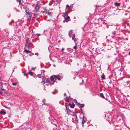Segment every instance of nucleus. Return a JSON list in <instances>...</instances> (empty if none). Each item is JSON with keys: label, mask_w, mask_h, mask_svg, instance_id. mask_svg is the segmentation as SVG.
<instances>
[{"label": "nucleus", "mask_w": 130, "mask_h": 130, "mask_svg": "<svg viewBox=\"0 0 130 130\" xmlns=\"http://www.w3.org/2000/svg\"><path fill=\"white\" fill-rule=\"evenodd\" d=\"M0 94L1 95H3V93L1 91L0 92Z\"/></svg>", "instance_id": "34"}, {"label": "nucleus", "mask_w": 130, "mask_h": 130, "mask_svg": "<svg viewBox=\"0 0 130 130\" xmlns=\"http://www.w3.org/2000/svg\"><path fill=\"white\" fill-rule=\"evenodd\" d=\"M76 39V38L75 37V34H73V37H72V39L75 42L76 40L75 39Z\"/></svg>", "instance_id": "11"}, {"label": "nucleus", "mask_w": 130, "mask_h": 130, "mask_svg": "<svg viewBox=\"0 0 130 130\" xmlns=\"http://www.w3.org/2000/svg\"><path fill=\"white\" fill-rule=\"evenodd\" d=\"M74 102L76 103L77 102V101L76 100H75L74 101Z\"/></svg>", "instance_id": "39"}, {"label": "nucleus", "mask_w": 130, "mask_h": 130, "mask_svg": "<svg viewBox=\"0 0 130 130\" xmlns=\"http://www.w3.org/2000/svg\"><path fill=\"white\" fill-rule=\"evenodd\" d=\"M55 120V121H56V120Z\"/></svg>", "instance_id": "47"}, {"label": "nucleus", "mask_w": 130, "mask_h": 130, "mask_svg": "<svg viewBox=\"0 0 130 130\" xmlns=\"http://www.w3.org/2000/svg\"><path fill=\"white\" fill-rule=\"evenodd\" d=\"M77 48V45L76 44V46L73 47V48L75 50H76Z\"/></svg>", "instance_id": "21"}, {"label": "nucleus", "mask_w": 130, "mask_h": 130, "mask_svg": "<svg viewBox=\"0 0 130 130\" xmlns=\"http://www.w3.org/2000/svg\"><path fill=\"white\" fill-rule=\"evenodd\" d=\"M64 50V49L63 48H62L61 49V51H63V50Z\"/></svg>", "instance_id": "35"}, {"label": "nucleus", "mask_w": 130, "mask_h": 130, "mask_svg": "<svg viewBox=\"0 0 130 130\" xmlns=\"http://www.w3.org/2000/svg\"><path fill=\"white\" fill-rule=\"evenodd\" d=\"M35 16L36 17L37 16V14H36L35 15Z\"/></svg>", "instance_id": "41"}, {"label": "nucleus", "mask_w": 130, "mask_h": 130, "mask_svg": "<svg viewBox=\"0 0 130 130\" xmlns=\"http://www.w3.org/2000/svg\"><path fill=\"white\" fill-rule=\"evenodd\" d=\"M53 130H54V129H53Z\"/></svg>", "instance_id": "48"}, {"label": "nucleus", "mask_w": 130, "mask_h": 130, "mask_svg": "<svg viewBox=\"0 0 130 130\" xmlns=\"http://www.w3.org/2000/svg\"><path fill=\"white\" fill-rule=\"evenodd\" d=\"M47 13L49 15H50L51 16L52 15V13L51 12H49L48 11L47 12Z\"/></svg>", "instance_id": "20"}, {"label": "nucleus", "mask_w": 130, "mask_h": 130, "mask_svg": "<svg viewBox=\"0 0 130 130\" xmlns=\"http://www.w3.org/2000/svg\"><path fill=\"white\" fill-rule=\"evenodd\" d=\"M40 8V7L39 5L38 4H37L35 7V11L36 12L38 11L39 10Z\"/></svg>", "instance_id": "2"}, {"label": "nucleus", "mask_w": 130, "mask_h": 130, "mask_svg": "<svg viewBox=\"0 0 130 130\" xmlns=\"http://www.w3.org/2000/svg\"><path fill=\"white\" fill-rule=\"evenodd\" d=\"M85 121H86V120H84V118L83 119V120L82 122H84Z\"/></svg>", "instance_id": "30"}, {"label": "nucleus", "mask_w": 130, "mask_h": 130, "mask_svg": "<svg viewBox=\"0 0 130 130\" xmlns=\"http://www.w3.org/2000/svg\"><path fill=\"white\" fill-rule=\"evenodd\" d=\"M120 3H117L116 2L114 3V5L116 6H119L120 5Z\"/></svg>", "instance_id": "9"}, {"label": "nucleus", "mask_w": 130, "mask_h": 130, "mask_svg": "<svg viewBox=\"0 0 130 130\" xmlns=\"http://www.w3.org/2000/svg\"><path fill=\"white\" fill-rule=\"evenodd\" d=\"M36 67H35V68L32 67V70H33L34 71H35V69H36Z\"/></svg>", "instance_id": "26"}, {"label": "nucleus", "mask_w": 130, "mask_h": 130, "mask_svg": "<svg viewBox=\"0 0 130 130\" xmlns=\"http://www.w3.org/2000/svg\"><path fill=\"white\" fill-rule=\"evenodd\" d=\"M28 73H24V75L25 76H26V75H28Z\"/></svg>", "instance_id": "28"}, {"label": "nucleus", "mask_w": 130, "mask_h": 130, "mask_svg": "<svg viewBox=\"0 0 130 130\" xmlns=\"http://www.w3.org/2000/svg\"><path fill=\"white\" fill-rule=\"evenodd\" d=\"M89 123V122H87V124H88Z\"/></svg>", "instance_id": "45"}, {"label": "nucleus", "mask_w": 130, "mask_h": 130, "mask_svg": "<svg viewBox=\"0 0 130 130\" xmlns=\"http://www.w3.org/2000/svg\"><path fill=\"white\" fill-rule=\"evenodd\" d=\"M64 96H66V93H65L64 94Z\"/></svg>", "instance_id": "37"}, {"label": "nucleus", "mask_w": 130, "mask_h": 130, "mask_svg": "<svg viewBox=\"0 0 130 130\" xmlns=\"http://www.w3.org/2000/svg\"><path fill=\"white\" fill-rule=\"evenodd\" d=\"M68 20L66 18L65 19V20L63 21V23H65V22H68Z\"/></svg>", "instance_id": "17"}, {"label": "nucleus", "mask_w": 130, "mask_h": 130, "mask_svg": "<svg viewBox=\"0 0 130 130\" xmlns=\"http://www.w3.org/2000/svg\"><path fill=\"white\" fill-rule=\"evenodd\" d=\"M24 52H25L26 53H29L30 54H31V51H30L29 50H27L26 49L24 50Z\"/></svg>", "instance_id": "8"}, {"label": "nucleus", "mask_w": 130, "mask_h": 130, "mask_svg": "<svg viewBox=\"0 0 130 130\" xmlns=\"http://www.w3.org/2000/svg\"><path fill=\"white\" fill-rule=\"evenodd\" d=\"M70 31L69 32V34H68V35H69V37H71V33H70Z\"/></svg>", "instance_id": "23"}, {"label": "nucleus", "mask_w": 130, "mask_h": 130, "mask_svg": "<svg viewBox=\"0 0 130 130\" xmlns=\"http://www.w3.org/2000/svg\"><path fill=\"white\" fill-rule=\"evenodd\" d=\"M37 77L39 78H41L42 79V81L41 82V83L43 84H45V82L44 80H43L44 77V76H42L40 74H38L37 75Z\"/></svg>", "instance_id": "1"}, {"label": "nucleus", "mask_w": 130, "mask_h": 130, "mask_svg": "<svg viewBox=\"0 0 130 130\" xmlns=\"http://www.w3.org/2000/svg\"><path fill=\"white\" fill-rule=\"evenodd\" d=\"M16 1L17 2H19V3L20 5L21 4V0H16Z\"/></svg>", "instance_id": "22"}, {"label": "nucleus", "mask_w": 130, "mask_h": 130, "mask_svg": "<svg viewBox=\"0 0 130 130\" xmlns=\"http://www.w3.org/2000/svg\"><path fill=\"white\" fill-rule=\"evenodd\" d=\"M29 39V38H28V39H27V40H28Z\"/></svg>", "instance_id": "46"}, {"label": "nucleus", "mask_w": 130, "mask_h": 130, "mask_svg": "<svg viewBox=\"0 0 130 130\" xmlns=\"http://www.w3.org/2000/svg\"><path fill=\"white\" fill-rule=\"evenodd\" d=\"M66 18L68 20L69 19H70V17L69 16H68Z\"/></svg>", "instance_id": "29"}, {"label": "nucleus", "mask_w": 130, "mask_h": 130, "mask_svg": "<svg viewBox=\"0 0 130 130\" xmlns=\"http://www.w3.org/2000/svg\"><path fill=\"white\" fill-rule=\"evenodd\" d=\"M76 18L75 17H74V19H75Z\"/></svg>", "instance_id": "44"}, {"label": "nucleus", "mask_w": 130, "mask_h": 130, "mask_svg": "<svg viewBox=\"0 0 130 130\" xmlns=\"http://www.w3.org/2000/svg\"><path fill=\"white\" fill-rule=\"evenodd\" d=\"M66 110H67V112L68 114V115H72V111L70 110L69 109L67 108L66 107Z\"/></svg>", "instance_id": "3"}, {"label": "nucleus", "mask_w": 130, "mask_h": 130, "mask_svg": "<svg viewBox=\"0 0 130 130\" xmlns=\"http://www.w3.org/2000/svg\"><path fill=\"white\" fill-rule=\"evenodd\" d=\"M101 77L102 79H105V76L104 75V74H102L101 76Z\"/></svg>", "instance_id": "14"}, {"label": "nucleus", "mask_w": 130, "mask_h": 130, "mask_svg": "<svg viewBox=\"0 0 130 130\" xmlns=\"http://www.w3.org/2000/svg\"><path fill=\"white\" fill-rule=\"evenodd\" d=\"M78 104L80 107H83L84 106V104H81L78 103Z\"/></svg>", "instance_id": "13"}, {"label": "nucleus", "mask_w": 130, "mask_h": 130, "mask_svg": "<svg viewBox=\"0 0 130 130\" xmlns=\"http://www.w3.org/2000/svg\"><path fill=\"white\" fill-rule=\"evenodd\" d=\"M33 72H32L31 71L29 72L28 74H30L31 76H32L33 75Z\"/></svg>", "instance_id": "18"}, {"label": "nucleus", "mask_w": 130, "mask_h": 130, "mask_svg": "<svg viewBox=\"0 0 130 130\" xmlns=\"http://www.w3.org/2000/svg\"><path fill=\"white\" fill-rule=\"evenodd\" d=\"M51 118H52V120H51V122H52V121H54V120H53V119H54V118H52V117H51Z\"/></svg>", "instance_id": "25"}, {"label": "nucleus", "mask_w": 130, "mask_h": 130, "mask_svg": "<svg viewBox=\"0 0 130 130\" xmlns=\"http://www.w3.org/2000/svg\"><path fill=\"white\" fill-rule=\"evenodd\" d=\"M82 124H84V122H82Z\"/></svg>", "instance_id": "43"}, {"label": "nucleus", "mask_w": 130, "mask_h": 130, "mask_svg": "<svg viewBox=\"0 0 130 130\" xmlns=\"http://www.w3.org/2000/svg\"><path fill=\"white\" fill-rule=\"evenodd\" d=\"M100 96L101 97L103 98L104 99L105 98L104 96L103 93H100Z\"/></svg>", "instance_id": "15"}, {"label": "nucleus", "mask_w": 130, "mask_h": 130, "mask_svg": "<svg viewBox=\"0 0 130 130\" xmlns=\"http://www.w3.org/2000/svg\"><path fill=\"white\" fill-rule=\"evenodd\" d=\"M0 113L2 115H5L6 113V112L4 110L2 109L0 111Z\"/></svg>", "instance_id": "6"}, {"label": "nucleus", "mask_w": 130, "mask_h": 130, "mask_svg": "<svg viewBox=\"0 0 130 130\" xmlns=\"http://www.w3.org/2000/svg\"><path fill=\"white\" fill-rule=\"evenodd\" d=\"M54 76V75H52L50 77L51 81L52 82L54 81L53 83L52 84H54V83L55 82V80H54V78H55Z\"/></svg>", "instance_id": "5"}, {"label": "nucleus", "mask_w": 130, "mask_h": 130, "mask_svg": "<svg viewBox=\"0 0 130 130\" xmlns=\"http://www.w3.org/2000/svg\"><path fill=\"white\" fill-rule=\"evenodd\" d=\"M66 102H68L69 101V99H66Z\"/></svg>", "instance_id": "24"}, {"label": "nucleus", "mask_w": 130, "mask_h": 130, "mask_svg": "<svg viewBox=\"0 0 130 130\" xmlns=\"http://www.w3.org/2000/svg\"><path fill=\"white\" fill-rule=\"evenodd\" d=\"M68 13L67 12H66L63 15V17L64 18L65 17V16H66L67 15H68Z\"/></svg>", "instance_id": "19"}, {"label": "nucleus", "mask_w": 130, "mask_h": 130, "mask_svg": "<svg viewBox=\"0 0 130 130\" xmlns=\"http://www.w3.org/2000/svg\"><path fill=\"white\" fill-rule=\"evenodd\" d=\"M11 23H11V22H10V23H9V25H10V24H11Z\"/></svg>", "instance_id": "40"}, {"label": "nucleus", "mask_w": 130, "mask_h": 130, "mask_svg": "<svg viewBox=\"0 0 130 130\" xmlns=\"http://www.w3.org/2000/svg\"><path fill=\"white\" fill-rule=\"evenodd\" d=\"M35 55L38 56V53H36L35 54Z\"/></svg>", "instance_id": "33"}, {"label": "nucleus", "mask_w": 130, "mask_h": 130, "mask_svg": "<svg viewBox=\"0 0 130 130\" xmlns=\"http://www.w3.org/2000/svg\"><path fill=\"white\" fill-rule=\"evenodd\" d=\"M127 26H129V23H127Z\"/></svg>", "instance_id": "38"}, {"label": "nucleus", "mask_w": 130, "mask_h": 130, "mask_svg": "<svg viewBox=\"0 0 130 130\" xmlns=\"http://www.w3.org/2000/svg\"><path fill=\"white\" fill-rule=\"evenodd\" d=\"M26 13V14L27 16H28L29 15V17H30L31 16L30 15L31 14V13L30 12H29L28 11H25Z\"/></svg>", "instance_id": "7"}, {"label": "nucleus", "mask_w": 130, "mask_h": 130, "mask_svg": "<svg viewBox=\"0 0 130 130\" xmlns=\"http://www.w3.org/2000/svg\"><path fill=\"white\" fill-rule=\"evenodd\" d=\"M25 11H28V10L29 9V6L27 5H26L25 6Z\"/></svg>", "instance_id": "12"}, {"label": "nucleus", "mask_w": 130, "mask_h": 130, "mask_svg": "<svg viewBox=\"0 0 130 130\" xmlns=\"http://www.w3.org/2000/svg\"><path fill=\"white\" fill-rule=\"evenodd\" d=\"M12 84L14 86H15L17 85V84L16 83H13Z\"/></svg>", "instance_id": "27"}, {"label": "nucleus", "mask_w": 130, "mask_h": 130, "mask_svg": "<svg viewBox=\"0 0 130 130\" xmlns=\"http://www.w3.org/2000/svg\"><path fill=\"white\" fill-rule=\"evenodd\" d=\"M46 82L47 83H48V84H50V85L51 84V83L50 82V80L49 79H47L46 80Z\"/></svg>", "instance_id": "16"}, {"label": "nucleus", "mask_w": 130, "mask_h": 130, "mask_svg": "<svg viewBox=\"0 0 130 130\" xmlns=\"http://www.w3.org/2000/svg\"><path fill=\"white\" fill-rule=\"evenodd\" d=\"M66 7H69V6L68 5H66Z\"/></svg>", "instance_id": "36"}, {"label": "nucleus", "mask_w": 130, "mask_h": 130, "mask_svg": "<svg viewBox=\"0 0 130 130\" xmlns=\"http://www.w3.org/2000/svg\"><path fill=\"white\" fill-rule=\"evenodd\" d=\"M55 77V78H56L58 80H60L61 79V77L60 75H55L54 76Z\"/></svg>", "instance_id": "4"}, {"label": "nucleus", "mask_w": 130, "mask_h": 130, "mask_svg": "<svg viewBox=\"0 0 130 130\" xmlns=\"http://www.w3.org/2000/svg\"><path fill=\"white\" fill-rule=\"evenodd\" d=\"M11 23H13L14 22V21L13 20H12L11 21Z\"/></svg>", "instance_id": "32"}, {"label": "nucleus", "mask_w": 130, "mask_h": 130, "mask_svg": "<svg viewBox=\"0 0 130 130\" xmlns=\"http://www.w3.org/2000/svg\"><path fill=\"white\" fill-rule=\"evenodd\" d=\"M130 55V51L128 53Z\"/></svg>", "instance_id": "42"}, {"label": "nucleus", "mask_w": 130, "mask_h": 130, "mask_svg": "<svg viewBox=\"0 0 130 130\" xmlns=\"http://www.w3.org/2000/svg\"><path fill=\"white\" fill-rule=\"evenodd\" d=\"M69 105L70 106V107L71 108H74L75 106V105L74 103H73L72 104H69Z\"/></svg>", "instance_id": "10"}, {"label": "nucleus", "mask_w": 130, "mask_h": 130, "mask_svg": "<svg viewBox=\"0 0 130 130\" xmlns=\"http://www.w3.org/2000/svg\"><path fill=\"white\" fill-rule=\"evenodd\" d=\"M36 35L37 36H40V34H36Z\"/></svg>", "instance_id": "31"}]
</instances>
